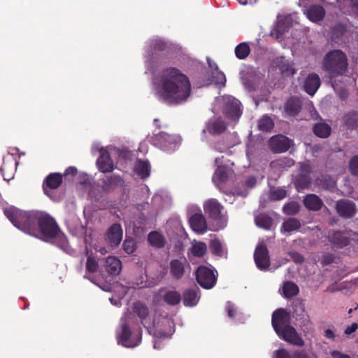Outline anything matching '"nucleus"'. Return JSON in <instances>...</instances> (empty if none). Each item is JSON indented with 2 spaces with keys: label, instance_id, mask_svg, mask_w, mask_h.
<instances>
[{
  "label": "nucleus",
  "instance_id": "f257e3e1",
  "mask_svg": "<svg viewBox=\"0 0 358 358\" xmlns=\"http://www.w3.org/2000/svg\"><path fill=\"white\" fill-rule=\"evenodd\" d=\"M3 212L11 223L22 231L45 242L56 241L61 248L67 246V238L56 220L47 212L24 211L15 207L6 208Z\"/></svg>",
  "mask_w": 358,
  "mask_h": 358
},
{
  "label": "nucleus",
  "instance_id": "f03ea898",
  "mask_svg": "<svg viewBox=\"0 0 358 358\" xmlns=\"http://www.w3.org/2000/svg\"><path fill=\"white\" fill-rule=\"evenodd\" d=\"M155 85L157 94L168 104H180L191 95L192 87L189 78L176 67L164 69Z\"/></svg>",
  "mask_w": 358,
  "mask_h": 358
},
{
  "label": "nucleus",
  "instance_id": "7ed1b4c3",
  "mask_svg": "<svg viewBox=\"0 0 358 358\" xmlns=\"http://www.w3.org/2000/svg\"><path fill=\"white\" fill-rule=\"evenodd\" d=\"M348 66L347 56L339 50L329 51L322 61V69L327 71L331 78L343 75L348 69Z\"/></svg>",
  "mask_w": 358,
  "mask_h": 358
},
{
  "label": "nucleus",
  "instance_id": "20e7f679",
  "mask_svg": "<svg viewBox=\"0 0 358 358\" xmlns=\"http://www.w3.org/2000/svg\"><path fill=\"white\" fill-rule=\"evenodd\" d=\"M117 343L126 348H134L138 345L142 339V330L131 332L129 324L124 321L121 324L120 332L117 334Z\"/></svg>",
  "mask_w": 358,
  "mask_h": 358
},
{
  "label": "nucleus",
  "instance_id": "39448f33",
  "mask_svg": "<svg viewBox=\"0 0 358 358\" xmlns=\"http://www.w3.org/2000/svg\"><path fill=\"white\" fill-rule=\"evenodd\" d=\"M152 141L155 146L169 152H173L180 143L179 136L163 131L155 135Z\"/></svg>",
  "mask_w": 358,
  "mask_h": 358
},
{
  "label": "nucleus",
  "instance_id": "423d86ee",
  "mask_svg": "<svg viewBox=\"0 0 358 358\" xmlns=\"http://www.w3.org/2000/svg\"><path fill=\"white\" fill-rule=\"evenodd\" d=\"M198 283L205 289L212 288L216 282L213 271L205 266L198 267L195 272Z\"/></svg>",
  "mask_w": 358,
  "mask_h": 358
},
{
  "label": "nucleus",
  "instance_id": "0eeeda50",
  "mask_svg": "<svg viewBox=\"0 0 358 358\" xmlns=\"http://www.w3.org/2000/svg\"><path fill=\"white\" fill-rule=\"evenodd\" d=\"M222 112L227 117L231 120L239 119L242 114L241 102L232 96L224 98Z\"/></svg>",
  "mask_w": 358,
  "mask_h": 358
},
{
  "label": "nucleus",
  "instance_id": "6e6552de",
  "mask_svg": "<svg viewBox=\"0 0 358 358\" xmlns=\"http://www.w3.org/2000/svg\"><path fill=\"white\" fill-rule=\"evenodd\" d=\"M228 124L222 117H214L206 123L203 132H208L211 136H219L227 129Z\"/></svg>",
  "mask_w": 358,
  "mask_h": 358
},
{
  "label": "nucleus",
  "instance_id": "1a4fd4ad",
  "mask_svg": "<svg viewBox=\"0 0 358 358\" xmlns=\"http://www.w3.org/2000/svg\"><path fill=\"white\" fill-rule=\"evenodd\" d=\"M254 259L257 267L261 271H266L270 266L268 250L264 243L259 244L254 252Z\"/></svg>",
  "mask_w": 358,
  "mask_h": 358
},
{
  "label": "nucleus",
  "instance_id": "9d476101",
  "mask_svg": "<svg viewBox=\"0 0 358 358\" xmlns=\"http://www.w3.org/2000/svg\"><path fill=\"white\" fill-rule=\"evenodd\" d=\"M289 322L290 315L286 310L279 308L273 313L271 323L276 334H279L282 328L289 326Z\"/></svg>",
  "mask_w": 358,
  "mask_h": 358
},
{
  "label": "nucleus",
  "instance_id": "9b49d317",
  "mask_svg": "<svg viewBox=\"0 0 358 358\" xmlns=\"http://www.w3.org/2000/svg\"><path fill=\"white\" fill-rule=\"evenodd\" d=\"M278 336L286 342L296 346L302 347L304 345V341L299 335L296 330L291 325L282 328V330L277 334Z\"/></svg>",
  "mask_w": 358,
  "mask_h": 358
},
{
  "label": "nucleus",
  "instance_id": "f8f14e48",
  "mask_svg": "<svg viewBox=\"0 0 358 358\" xmlns=\"http://www.w3.org/2000/svg\"><path fill=\"white\" fill-rule=\"evenodd\" d=\"M312 168L307 163H302L300 165L299 173L295 178L294 184L297 189L307 188L311 182L310 173Z\"/></svg>",
  "mask_w": 358,
  "mask_h": 358
},
{
  "label": "nucleus",
  "instance_id": "ddd939ff",
  "mask_svg": "<svg viewBox=\"0 0 358 358\" xmlns=\"http://www.w3.org/2000/svg\"><path fill=\"white\" fill-rule=\"evenodd\" d=\"M268 146L274 153L285 152L290 148V140L283 135L273 136L268 141Z\"/></svg>",
  "mask_w": 358,
  "mask_h": 358
},
{
  "label": "nucleus",
  "instance_id": "4468645a",
  "mask_svg": "<svg viewBox=\"0 0 358 358\" xmlns=\"http://www.w3.org/2000/svg\"><path fill=\"white\" fill-rule=\"evenodd\" d=\"M205 213L208 216L215 220H220L222 219V211L224 209L223 206L215 199H210L206 201L203 205Z\"/></svg>",
  "mask_w": 358,
  "mask_h": 358
},
{
  "label": "nucleus",
  "instance_id": "2eb2a0df",
  "mask_svg": "<svg viewBox=\"0 0 358 358\" xmlns=\"http://www.w3.org/2000/svg\"><path fill=\"white\" fill-rule=\"evenodd\" d=\"M106 240L112 247H117L123 236V231L120 224L114 223L107 230Z\"/></svg>",
  "mask_w": 358,
  "mask_h": 358
},
{
  "label": "nucleus",
  "instance_id": "dca6fc26",
  "mask_svg": "<svg viewBox=\"0 0 358 358\" xmlns=\"http://www.w3.org/2000/svg\"><path fill=\"white\" fill-rule=\"evenodd\" d=\"M187 265L189 264L185 258L172 259L169 263L170 274L176 280L181 279L185 275Z\"/></svg>",
  "mask_w": 358,
  "mask_h": 358
},
{
  "label": "nucleus",
  "instance_id": "f3484780",
  "mask_svg": "<svg viewBox=\"0 0 358 358\" xmlns=\"http://www.w3.org/2000/svg\"><path fill=\"white\" fill-rule=\"evenodd\" d=\"M336 208L340 216L345 218L352 217L356 213V206L354 202L341 199L336 202Z\"/></svg>",
  "mask_w": 358,
  "mask_h": 358
},
{
  "label": "nucleus",
  "instance_id": "a211bd4d",
  "mask_svg": "<svg viewBox=\"0 0 358 358\" xmlns=\"http://www.w3.org/2000/svg\"><path fill=\"white\" fill-rule=\"evenodd\" d=\"M321 85L320 76L315 73L308 74L304 80L303 90L310 96H313Z\"/></svg>",
  "mask_w": 358,
  "mask_h": 358
},
{
  "label": "nucleus",
  "instance_id": "6ab92c4d",
  "mask_svg": "<svg viewBox=\"0 0 358 358\" xmlns=\"http://www.w3.org/2000/svg\"><path fill=\"white\" fill-rule=\"evenodd\" d=\"M329 241L334 248L341 249L350 243V238L343 232L335 231L328 236Z\"/></svg>",
  "mask_w": 358,
  "mask_h": 358
},
{
  "label": "nucleus",
  "instance_id": "aec40b11",
  "mask_svg": "<svg viewBox=\"0 0 358 358\" xmlns=\"http://www.w3.org/2000/svg\"><path fill=\"white\" fill-rule=\"evenodd\" d=\"M102 188L106 192H111L117 187L124 186V180L120 176L113 174L101 180Z\"/></svg>",
  "mask_w": 358,
  "mask_h": 358
},
{
  "label": "nucleus",
  "instance_id": "412c9836",
  "mask_svg": "<svg viewBox=\"0 0 358 358\" xmlns=\"http://www.w3.org/2000/svg\"><path fill=\"white\" fill-rule=\"evenodd\" d=\"M62 182V175L59 173H50L43 181V189L46 195H49L48 189H57Z\"/></svg>",
  "mask_w": 358,
  "mask_h": 358
},
{
  "label": "nucleus",
  "instance_id": "4be33fe9",
  "mask_svg": "<svg viewBox=\"0 0 358 358\" xmlns=\"http://www.w3.org/2000/svg\"><path fill=\"white\" fill-rule=\"evenodd\" d=\"M308 19L313 22L322 21L325 16V10L321 5H313L304 10Z\"/></svg>",
  "mask_w": 358,
  "mask_h": 358
},
{
  "label": "nucleus",
  "instance_id": "5701e85b",
  "mask_svg": "<svg viewBox=\"0 0 358 358\" xmlns=\"http://www.w3.org/2000/svg\"><path fill=\"white\" fill-rule=\"evenodd\" d=\"M189 224L193 231L203 234L207 229V223L202 213H195L189 218Z\"/></svg>",
  "mask_w": 358,
  "mask_h": 358
},
{
  "label": "nucleus",
  "instance_id": "b1692460",
  "mask_svg": "<svg viewBox=\"0 0 358 358\" xmlns=\"http://www.w3.org/2000/svg\"><path fill=\"white\" fill-rule=\"evenodd\" d=\"M303 203L306 208L313 211L321 210L323 206L322 200L314 194L306 195L303 199Z\"/></svg>",
  "mask_w": 358,
  "mask_h": 358
},
{
  "label": "nucleus",
  "instance_id": "393cba45",
  "mask_svg": "<svg viewBox=\"0 0 358 358\" xmlns=\"http://www.w3.org/2000/svg\"><path fill=\"white\" fill-rule=\"evenodd\" d=\"M302 108V102L301 99L296 96L289 98L285 106L286 113L291 115L295 116L299 113Z\"/></svg>",
  "mask_w": 358,
  "mask_h": 358
},
{
  "label": "nucleus",
  "instance_id": "a878e982",
  "mask_svg": "<svg viewBox=\"0 0 358 358\" xmlns=\"http://www.w3.org/2000/svg\"><path fill=\"white\" fill-rule=\"evenodd\" d=\"M151 166L148 161L138 159L134 166L135 173L141 177V179H145L150 175Z\"/></svg>",
  "mask_w": 358,
  "mask_h": 358
},
{
  "label": "nucleus",
  "instance_id": "bb28decb",
  "mask_svg": "<svg viewBox=\"0 0 358 358\" xmlns=\"http://www.w3.org/2000/svg\"><path fill=\"white\" fill-rule=\"evenodd\" d=\"M105 267L110 275H117L122 269V263L118 258L109 256L106 260Z\"/></svg>",
  "mask_w": 358,
  "mask_h": 358
},
{
  "label": "nucleus",
  "instance_id": "cd10ccee",
  "mask_svg": "<svg viewBox=\"0 0 358 358\" xmlns=\"http://www.w3.org/2000/svg\"><path fill=\"white\" fill-rule=\"evenodd\" d=\"M199 289H188L183 292V303L185 306H196L199 300Z\"/></svg>",
  "mask_w": 358,
  "mask_h": 358
},
{
  "label": "nucleus",
  "instance_id": "c85d7f7f",
  "mask_svg": "<svg viewBox=\"0 0 358 358\" xmlns=\"http://www.w3.org/2000/svg\"><path fill=\"white\" fill-rule=\"evenodd\" d=\"M148 241L151 246L158 249L164 248L166 243L164 237L157 231L149 233Z\"/></svg>",
  "mask_w": 358,
  "mask_h": 358
},
{
  "label": "nucleus",
  "instance_id": "c756f323",
  "mask_svg": "<svg viewBox=\"0 0 358 358\" xmlns=\"http://www.w3.org/2000/svg\"><path fill=\"white\" fill-rule=\"evenodd\" d=\"M231 171L224 166H218L213 176V181L215 183H224L229 178Z\"/></svg>",
  "mask_w": 358,
  "mask_h": 358
},
{
  "label": "nucleus",
  "instance_id": "7c9ffc66",
  "mask_svg": "<svg viewBox=\"0 0 358 358\" xmlns=\"http://www.w3.org/2000/svg\"><path fill=\"white\" fill-rule=\"evenodd\" d=\"M149 45L152 55L159 52H166L169 49V44L162 38L150 40Z\"/></svg>",
  "mask_w": 358,
  "mask_h": 358
},
{
  "label": "nucleus",
  "instance_id": "2f4dec72",
  "mask_svg": "<svg viewBox=\"0 0 358 358\" xmlns=\"http://www.w3.org/2000/svg\"><path fill=\"white\" fill-rule=\"evenodd\" d=\"M282 292L285 298L290 299L299 293V288L294 282L285 281L283 283Z\"/></svg>",
  "mask_w": 358,
  "mask_h": 358
},
{
  "label": "nucleus",
  "instance_id": "473e14b6",
  "mask_svg": "<svg viewBox=\"0 0 358 358\" xmlns=\"http://www.w3.org/2000/svg\"><path fill=\"white\" fill-rule=\"evenodd\" d=\"M301 227L299 220L295 217H290L283 222L280 231L281 232H292L297 231Z\"/></svg>",
  "mask_w": 358,
  "mask_h": 358
},
{
  "label": "nucleus",
  "instance_id": "72a5a7b5",
  "mask_svg": "<svg viewBox=\"0 0 358 358\" xmlns=\"http://www.w3.org/2000/svg\"><path fill=\"white\" fill-rule=\"evenodd\" d=\"M97 164L103 173H109L114 169L113 161L108 155H101L97 160Z\"/></svg>",
  "mask_w": 358,
  "mask_h": 358
},
{
  "label": "nucleus",
  "instance_id": "f704fd0d",
  "mask_svg": "<svg viewBox=\"0 0 358 358\" xmlns=\"http://www.w3.org/2000/svg\"><path fill=\"white\" fill-rule=\"evenodd\" d=\"M164 301L170 306H176L181 301V294L176 290H168L163 296Z\"/></svg>",
  "mask_w": 358,
  "mask_h": 358
},
{
  "label": "nucleus",
  "instance_id": "c9c22d12",
  "mask_svg": "<svg viewBox=\"0 0 358 358\" xmlns=\"http://www.w3.org/2000/svg\"><path fill=\"white\" fill-rule=\"evenodd\" d=\"M257 226L266 230H269L273 225L272 218L265 213H260L255 218Z\"/></svg>",
  "mask_w": 358,
  "mask_h": 358
},
{
  "label": "nucleus",
  "instance_id": "e433bc0d",
  "mask_svg": "<svg viewBox=\"0 0 358 358\" xmlns=\"http://www.w3.org/2000/svg\"><path fill=\"white\" fill-rule=\"evenodd\" d=\"M331 127L327 123H317L313 127L314 134L320 138H327L331 134Z\"/></svg>",
  "mask_w": 358,
  "mask_h": 358
},
{
  "label": "nucleus",
  "instance_id": "4c0bfd02",
  "mask_svg": "<svg viewBox=\"0 0 358 358\" xmlns=\"http://www.w3.org/2000/svg\"><path fill=\"white\" fill-rule=\"evenodd\" d=\"M134 312L141 320L142 324L145 327L143 320L147 317L149 314L148 307L141 301H137L134 303Z\"/></svg>",
  "mask_w": 358,
  "mask_h": 358
},
{
  "label": "nucleus",
  "instance_id": "58836bf2",
  "mask_svg": "<svg viewBox=\"0 0 358 358\" xmlns=\"http://www.w3.org/2000/svg\"><path fill=\"white\" fill-rule=\"evenodd\" d=\"M191 253L196 257H203L207 252V245L201 241L192 245L190 248Z\"/></svg>",
  "mask_w": 358,
  "mask_h": 358
},
{
  "label": "nucleus",
  "instance_id": "ea45409f",
  "mask_svg": "<svg viewBox=\"0 0 358 358\" xmlns=\"http://www.w3.org/2000/svg\"><path fill=\"white\" fill-rule=\"evenodd\" d=\"M250 53V48L245 42L239 43L235 48V55L239 59H245Z\"/></svg>",
  "mask_w": 358,
  "mask_h": 358
},
{
  "label": "nucleus",
  "instance_id": "a19ab883",
  "mask_svg": "<svg viewBox=\"0 0 358 358\" xmlns=\"http://www.w3.org/2000/svg\"><path fill=\"white\" fill-rule=\"evenodd\" d=\"M345 125L350 129H355L358 126V112L351 111L343 117Z\"/></svg>",
  "mask_w": 358,
  "mask_h": 358
},
{
  "label": "nucleus",
  "instance_id": "79ce46f5",
  "mask_svg": "<svg viewBox=\"0 0 358 358\" xmlns=\"http://www.w3.org/2000/svg\"><path fill=\"white\" fill-rule=\"evenodd\" d=\"M274 127L273 120L268 115H264L259 121L258 128L263 131H271Z\"/></svg>",
  "mask_w": 358,
  "mask_h": 358
},
{
  "label": "nucleus",
  "instance_id": "37998d69",
  "mask_svg": "<svg viewBox=\"0 0 358 358\" xmlns=\"http://www.w3.org/2000/svg\"><path fill=\"white\" fill-rule=\"evenodd\" d=\"M209 246L213 255L218 257L223 256V246L220 241L218 239L211 240Z\"/></svg>",
  "mask_w": 358,
  "mask_h": 358
},
{
  "label": "nucleus",
  "instance_id": "c03bdc74",
  "mask_svg": "<svg viewBox=\"0 0 358 358\" xmlns=\"http://www.w3.org/2000/svg\"><path fill=\"white\" fill-rule=\"evenodd\" d=\"M299 211V206L296 202H289L283 206V212L288 215H296Z\"/></svg>",
  "mask_w": 358,
  "mask_h": 358
},
{
  "label": "nucleus",
  "instance_id": "a18cd8bd",
  "mask_svg": "<svg viewBox=\"0 0 358 358\" xmlns=\"http://www.w3.org/2000/svg\"><path fill=\"white\" fill-rule=\"evenodd\" d=\"M123 250L128 254H132L136 249V245L133 238H126L123 243Z\"/></svg>",
  "mask_w": 358,
  "mask_h": 358
},
{
  "label": "nucleus",
  "instance_id": "49530a36",
  "mask_svg": "<svg viewBox=\"0 0 358 358\" xmlns=\"http://www.w3.org/2000/svg\"><path fill=\"white\" fill-rule=\"evenodd\" d=\"M98 267L99 264L96 260L94 257L88 256L86 262V272L94 273L97 271Z\"/></svg>",
  "mask_w": 358,
  "mask_h": 358
},
{
  "label": "nucleus",
  "instance_id": "de8ad7c7",
  "mask_svg": "<svg viewBox=\"0 0 358 358\" xmlns=\"http://www.w3.org/2000/svg\"><path fill=\"white\" fill-rule=\"evenodd\" d=\"M349 171L354 176H358V155L353 156L349 162Z\"/></svg>",
  "mask_w": 358,
  "mask_h": 358
},
{
  "label": "nucleus",
  "instance_id": "09e8293b",
  "mask_svg": "<svg viewBox=\"0 0 358 358\" xmlns=\"http://www.w3.org/2000/svg\"><path fill=\"white\" fill-rule=\"evenodd\" d=\"M346 26L343 24H336L332 29V35L334 37L339 38L342 36L346 31Z\"/></svg>",
  "mask_w": 358,
  "mask_h": 358
},
{
  "label": "nucleus",
  "instance_id": "8fccbe9b",
  "mask_svg": "<svg viewBox=\"0 0 358 358\" xmlns=\"http://www.w3.org/2000/svg\"><path fill=\"white\" fill-rule=\"evenodd\" d=\"M336 256L332 253H326L322 255L321 264L322 266H329L335 262Z\"/></svg>",
  "mask_w": 358,
  "mask_h": 358
},
{
  "label": "nucleus",
  "instance_id": "3c124183",
  "mask_svg": "<svg viewBox=\"0 0 358 358\" xmlns=\"http://www.w3.org/2000/svg\"><path fill=\"white\" fill-rule=\"evenodd\" d=\"M273 358H292V354H290L287 350L281 348L275 351Z\"/></svg>",
  "mask_w": 358,
  "mask_h": 358
},
{
  "label": "nucleus",
  "instance_id": "603ef678",
  "mask_svg": "<svg viewBox=\"0 0 358 358\" xmlns=\"http://www.w3.org/2000/svg\"><path fill=\"white\" fill-rule=\"evenodd\" d=\"M287 192L283 189H278L271 192V196L274 200H281L286 197Z\"/></svg>",
  "mask_w": 358,
  "mask_h": 358
},
{
  "label": "nucleus",
  "instance_id": "864d4df0",
  "mask_svg": "<svg viewBox=\"0 0 358 358\" xmlns=\"http://www.w3.org/2000/svg\"><path fill=\"white\" fill-rule=\"evenodd\" d=\"M282 73L284 76H292L296 73V69L292 66V65H283L281 67Z\"/></svg>",
  "mask_w": 358,
  "mask_h": 358
},
{
  "label": "nucleus",
  "instance_id": "5fc2aeb1",
  "mask_svg": "<svg viewBox=\"0 0 358 358\" xmlns=\"http://www.w3.org/2000/svg\"><path fill=\"white\" fill-rule=\"evenodd\" d=\"M213 149L219 152H224L225 150L229 147L228 145H224V141L222 140L218 141L213 143Z\"/></svg>",
  "mask_w": 358,
  "mask_h": 358
},
{
  "label": "nucleus",
  "instance_id": "6e6d98bb",
  "mask_svg": "<svg viewBox=\"0 0 358 358\" xmlns=\"http://www.w3.org/2000/svg\"><path fill=\"white\" fill-rule=\"evenodd\" d=\"M292 358H310V356L305 350H295L292 353Z\"/></svg>",
  "mask_w": 358,
  "mask_h": 358
},
{
  "label": "nucleus",
  "instance_id": "4d7b16f0",
  "mask_svg": "<svg viewBox=\"0 0 358 358\" xmlns=\"http://www.w3.org/2000/svg\"><path fill=\"white\" fill-rule=\"evenodd\" d=\"M291 257L293 260L296 263H303L305 260L303 256L299 252H292Z\"/></svg>",
  "mask_w": 358,
  "mask_h": 358
},
{
  "label": "nucleus",
  "instance_id": "13d9d810",
  "mask_svg": "<svg viewBox=\"0 0 358 358\" xmlns=\"http://www.w3.org/2000/svg\"><path fill=\"white\" fill-rule=\"evenodd\" d=\"M358 329V324L356 322L352 323L351 325L348 326L346 329H345V334L347 335H350L355 331H357Z\"/></svg>",
  "mask_w": 358,
  "mask_h": 358
},
{
  "label": "nucleus",
  "instance_id": "bf43d9fd",
  "mask_svg": "<svg viewBox=\"0 0 358 358\" xmlns=\"http://www.w3.org/2000/svg\"><path fill=\"white\" fill-rule=\"evenodd\" d=\"M322 185H327V188H334L335 186V182L331 177H325L322 180Z\"/></svg>",
  "mask_w": 358,
  "mask_h": 358
},
{
  "label": "nucleus",
  "instance_id": "052dcab7",
  "mask_svg": "<svg viewBox=\"0 0 358 358\" xmlns=\"http://www.w3.org/2000/svg\"><path fill=\"white\" fill-rule=\"evenodd\" d=\"M225 83H226V78H225L224 74L221 71H218L217 73V76H216V83L224 85Z\"/></svg>",
  "mask_w": 358,
  "mask_h": 358
},
{
  "label": "nucleus",
  "instance_id": "680f3d73",
  "mask_svg": "<svg viewBox=\"0 0 358 358\" xmlns=\"http://www.w3.org/2000/svg\"><path fill=\"white\" fill-rule=\"evenodd\" d=\"M77 172H78V170L76 167L69 166L66 169L64 175H65V176H67L69 175H71L72 176H75L77 174Z\"/></svg>",
  "mask_w": 358,
  "mask_h": 358
},
{
  "label": "nucleus",
  "instance_id": "e2e57ef3",
  "mask_svg": "<svg viewBox=\"0 0 358 358\" xmlns=\"http://www.w3.org/2000/svg\"><path fill=\"white\" fill-rule=\"evenodd\" d=\"M331 356L333 358H350L348 355L343 354L338 350H334L331 352Z\"/></svg>",
  "mask_w": 358,
  "mask_h": 358
},
{
  "label": "nucleus",
  "instance_id": "0e129e2a",
  "mask_svg": "<svg viewBox=\"0 0 358 358\" xmlns=\"http://www.w3.org/2000/svg\"><path fill=\"white\" fill-rule=\"evenodd\" d=\"M257 183V180L255 177H250L245 180L247 187H253Z\"/></svg>",
  "mask_w": 358,
  "mask_h": 358
},
{
  "label": "nucleus",
  "instance_id": "69168bd1",
  "mask_svg": "<svg viewBox=\"0 0 358 358\" xmlns=\"http://www.w3.org/2000/svg\"><path fill=\"white\" fill-rule=\"evenodd\" d=\"M227 314L229 317H234L236 313V310L234 308L233 305L228 304L227 306Z\"/></svg>",
  "mask_w": 358,
  "mask_h": 358
},
{
  "label": "nucleus",
  "instance_id": "338daca9",
  "mask_svg": "<svg viewBox=\"0 0 358 358\" xmlns=\"http://www.w3.org/2000/svg\"><path fill=\"white\" fill-rule=\"evenodd\" d=\"M324 336L329 339H334L335 334L331 329H327L324 331Z\"/></svg>",
  "mask_w": 358,
  "mask_h": 358
},
{
  "label": "nucleus",
  "instance_id": "774afa93",
  "mask_svg": "<svg viewBox=\"0 0 358 358\" xmlns=\"http://www.w3.org/2000/svg\"><path fill=\"white\" fill-rule=\"evenodd\" d=\"M208 65L211 69H215V70H218V66L214 62L208 61Z\"/></svg>",
  "mask_w": 358,
  "mask_h": 358
}]
</instances>
